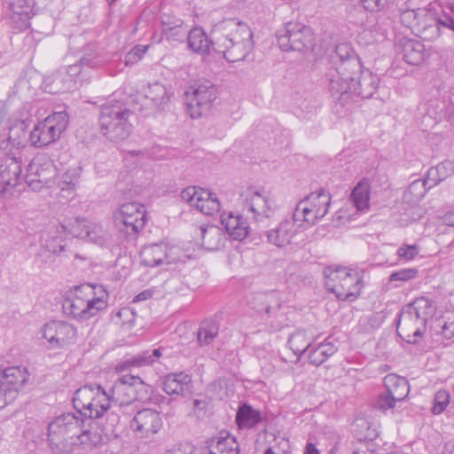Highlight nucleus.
Here are the masks:
<instances>
[{
  "label": "nucleus",
  "instance_id": "a878e982",
  "mask_svg": "<svg viewBox=\"0 0 454 454\" xmlns=\"http://www.w3.org/2000/svg\"><path fill=\"white\" fill-rule=\"evenodd\" d=\"M301 225L300 221H294V215L291 218H285L266 232L267 240L278 247H285L291 244Z\"/></svg>",
  "mask_w": 454,
  "mask_h": 454
},
{
  "label": "nucleus",
  "instance_id": "4c0bfd02",
  "mask_svg": "<svg viewBox=\"0 0 454 454\" xmlns=\"http://www.w3.org/2000/svg\"><path fill=\"white\" fill-rule=\"evenodd\" d=\"M77 169H69L61 176L56 175L55 185L59 188L62 197H73L78 181Z\"/></svg>",
  "mask_w": 454,
  "mask_h": 454
},
{
  "label": "nucleus",
  "instance_id": "79ce46f5",
  "mask_svg": "<svg viewBox=\"0 0 454 454\" xmlns=\"http://www.w3.org/2000/svg\"><path fill=\"white\" fill-rule=\"evenodd\" d=\"M268 438V454H291L289 440L286 436L270 434Z\"/></svg>",
  "mask_w": 454,
  "mask_h": 454
},
{
  "label": "nucleus",
  "instance_id": "1a4fd4ad",
  "mask_svg": "<svg viewBox=\"0 0 454 454\" xmlns=\"http://www.w3.org/2000/svg\"><path fill=\"white\" fill-rule=\"evenodd\" d=\"M323 274L326 289L339 300L355 301L360 294L361 278L357 272L345 267L328 266Z\"/></svg>",
  "mask_w": 454,
  "mask_h": 454
},
{
  "label": "nucleus",
  "instance_id": "37998d69",
  "mask_svg": "<svg viewBox=\"0 0 454 454\" xmlns=\"http://www.w3.org/2000/svg\"><path fill=\"white\" fill-rule=\"evenodd\" d=\"M364 32L371 35L373 41H382L387 35V27L377 19L367 20L364 25Z\"/></svg>",
  "mask_w": 454,
  "mask_h": 454
},
{
  "label": "nucleus",
  "instance_id": "ea45409f",
  "mask_svg": "<svg viewBox=\"0 0 454 454\" xmlns=\"http://www.w3.org/2000/svg\"><path fill=\"white\" fill-rule=\"evenodd\" d=\"M337 348L333 342L325 340L310 351L309 362L315 366H319L335 354Z\"/></svg>",
  "mask_w": 454,
  "mask_h": 454
},
{
  "label": "nucleus",
  "instance_id": "72a5a7b5",
  "mask_svg": "<svg viewBox=\"0 0 454 454\" xmlns=\"http://www.w3.org/2000/svg\"><path fill=\"white\" fill-rule=\"evenodd\" d=\"M386 391L396 402L404 400L410 391L408 381L404 378L398 377L395 374H388L384 378Z\"/></svg>",
  "mask_w": 454,
  "mask_h": 454
},
{
  "label": "nucleus",
  "instance_id": "c9c22d12",
  "mask_svg": "<svg viewBox=\"0 0 454 454\" xmlns=\"http://www.w3.org/2000/svg\"><path fill=\"white\" fill-rule=\"evenodd\" d=\"M262 419L261 413L251 405L244 403L239 407L236 422L239 428H251Z\"/></svg>",
  "mask_w": 454,
  "mask_h": 454
},
{
  "label": "nucleus",
  "instance_id": "5fc2aeb1",
  "mask_svg": "<svg viewBox=\"0 0 454 454\" xmlns=\"http://www.w3.org/2000/svg\"><path fill=\"white\" fill-rule=\"evenodd\" d=\"M396 401L387 392H383L379 395L375 407L382 411H386L395 407Z\"/></svg>",
  "mask_w": 454,
  "mask_h": 454
},
{
  "label": "nucleus",
  "instance_id": "0eeeda50",
  "mask_svg": "<svg viewBox=\"0 0 454 454\" xmlns=\"http://www.w3.org/2000/svg\"><path fill=\"white\" fill-rule=\"evenodd\" d=\"M332 67L325 74L329 91L339 92L347 80L346 75L359 73L362 65L350 43H338L330 54Z\"/></svg>",
  "mask_w": 454,
  "mask_h": 454
},
{
  "label": "nucleus",
  "instance_id": "20e7f679",
  "mask_svg": "<svg viewBox=\"0 0 454 454\" xmlns=\"http://www.w3.org/2000/svg\"><path fill=\"white\" fill-rule=\"evenodd\" d=\"M435 313L433 301L421 296L406 305L398 314L396 331L398 335L409 343L419 341L426 330L427 323Z\"/></svg>",
  "mask_w": 454,
  "mask_h": 454
},
{
  "label": "nucleus",
  "instance_id": "3c124183",
  "mask_svg": "<svg viewBox=\"0 0 454 454\" xmlns=\"http://www.w3.org/2000/svg\"><path fill=\"white\" fill-rule=\"evenodd\" d=\"M418 276L419 270L417 268L402 269L400 270L392 272L389 276V281L407 282L418 278Z\"/></svg>",
  "mask_w": 454,
  "mask_h": 454
},
{
  "label": "nucleus",
  "instance_id": "6e6d98bb",
  "mask_svg": "<svg viewBox=\"0 0 454 454\" xmlns=\"http://www.w3.org/2000/svg\"><path fill=\"white\" fill-rule=\"evenodd\" d=\"M242 218L240 215H234L233 213L223 214L221 215V223L229 234L231 231H234L235 225L239 223Z\"/></svg>",
  "mask_w": 454,
  "mask_h": 454
},
{
  "label": "nucleus",
  "instance_id": "423d86ee",
  "mask_svg": "<svg viewBox=\"0 0 454 454\" xmlns=\"http://www.w3.org/2000/svg\"><path fill=\"white\" fill-rule=\"evenodd\" d=\"M134 113L122 101L111 100L100 107L98 116L102 135L113 142L126 140L132 130L130 118Z\"/></svg>",
  "mask_w": 454,
  "mask_h": 454
},
{
  "label": "nucleus",
  "instance_id": "c756f323",
  "mask_svg": "<svg viewBox=\"0 0 454 454\" xmlns=\"http://www.w3.org/2000/svg\"><path fill=\"white\" fill-rule=\"evenodd\" d=\"M164 392L169 395H184L192 389V379L184 372L168 373L161 378Z\"/></svg>",
  "mask_w": 454,
  "mask_h": 454
},
{
  "label": "nucleus",
  "instance_id": "2f4dec72",
  "mask_svg": "<svg viewBox=\"0 0 454 454\" xmlns=\"http://www.w3.org/2000/svg\"><path fill=\"white\" fill-rule=\"evenodd\" d=\"M401 53L403 60L411 66H418L424 60V44L413 39H402L399 41Z\"/></svg>",
  "mask_w": 454,
  "mask_h": 454
},
{
  "label": "nucleus",
  "instance_id": "8fccbe9b",
  "mask_svg": "<svg viewBox=\"0 0 454 454\" xmlns=\"http://www.w3.org/2000/svg\"><path fill=\"white\" fill-rule=\"evenodd\" d=\"M450 395L446 390H439L435 393L432 412L435 415L441 414L449 404Z\"/></svg>",
  "mask_w": 454,
  "mask_h": 454
},
{
  "label": "nucleus",
  "instance_id": "0e129e2a",
  "mask_svg": "<svg viewBox=\"0 0 454 454\" xmlns=\"http://www.w3.org/2000/svg\"><path fill=\"white\" fill-rule=\"evenodd\" d=\"M194 447L191 443H183L173 447L166 451L165 454H193Z\"/></svg>",
  "mask_w": 454,
  "mask_h": 454
},
{
  "label": "nucleus",
  "instance_id": "4d7b16f0",
  "mask_svg": "<svg viewBox=\"0 0 454 454\" xmlns=\"http://www.w3.org/2000/svg\"><path fill=\"white\" fill-rule=\"evenodd\" d=\"M419 252V248L417 245H403L397 250V255L399 258L404 260L414 259Z\"/></svg>",
  "mask_w": 454,
  "mask_h": 454
},
{
  "label": "nucleus",
  "instance_id": "a19ab883",
  "mask_svg": "<svg viewBox=\"0 0 454 454\" xmlns=\"http://www.w3.org/2000/svg\"><path fill=\"white\" fill-rule=\"evenodd\" d=\"M219 325L213 320H205L200 325L197 332V340L200 346H206L212 343L217 336Z\"/></svg>",
  "mask_w": 454,
  "mask_h": 454
},
{
  "label": "nucleus",
  "instance_id": "9d476101",
  "mask_svg": "<svg viewBox=\"0 0 454 454\" xmlns=\"http://www.w3.org/2000/svg\"><path fill=\"white\" fill-rule=\"evenodd\" d=\"M347 80L341 85L342 90L339 92L330 91L333 98L341 106H345L355 97L362 98H371L376 91L378 86V78L370 71H362L356 74H347Z\"/></svg>",
  "mask_w": 454,
  "mask_h": 454
},
{
  "label": "nucleus",
  "instance_id": "2eb2a0df",
  "mask_svg": "<svg viewBox=\"0 0 454 454\" xmlns=\"http://www.w3.org/2000/svg\"><path fill=\"white\" fill-rule=\"evenodd\" d=\"M57 168L47 154L36 155L27 167L25 182L33 191L52 187L56 183Z\"/></svg>",
  "mask_w": 454,
  "mask_h": 454
},
{
  "label": "nucleus",
  "instance_id": "4be33fe9",
  "mask_svg": "<svg viewBox=\"0 0 454 454\" xmlns=\"http://www.w3.org/2000/svg\"><path fill=\"white\" fill-rule=\"evenodd\" d=\"M180 249L163 243L144 246L140 251L141 262L145 266L155 267L176 263L180 260Z\"/></svg>",
  "mask_w": 454,
  "mask_h": 454
},
{
  "label": "nucleus",
  "instance_id": "a211bd4d",
  "mask_svg": "<svg viewBox=\"0 0 454 454\" xmlns=\"http://www.w3.org/2000/svg\"><path fill=\"white\" fill-rule=\"evenodd\" d=\"M185 97L191 118H199L211 108L216 98V88L210 81H203L191 86Z\"/></svg>",
  "mask_w": 454,
  "mask_h": 454
},
{
  "label": "nucleus",
  "instance_id": "ddd939ff",
  "mask_svg": "<svg viewBox=\"0 0 454 454\" xmlns=\"http://www.w3.org/2000/svg\"><path fill=\"white\" fill-rule=\"evenodd\" d=\"M330 202L331 196L327 192H312L297 204L294 219L308 225L315 224L327 214Z\"/></svg>",
  "mask_w": 454,
  "mask_h": 454
},
{
  "label": "nucleus",
  "instance_id": "680f3d73",
  "mask_svg": "<svg viewBox=\"0 0 454 454\" xmlns=\"http://www.w3.org/2000/svg\"><path fill=\"white\" fill-rule=\"evenodd\" d=\"M441 178L445 180L450 176L454 172L453 163L451 161H443L434 167Z\"/></svg>",
  "mask_w": 454,
  "mask_h": 454
},
{
  "label": "nucleus",
  "instance_id": "7c9ffc66",
  "mask_svg": "<svg viewBox=\"0 0 454 454\" xmlns=\"http://www.w3.org/2000/svg\"><path fill=\"white\" fill-rule=\"evenodd\" d=\"M204 454H239V444L235 437L229 433L222 432L207 442Z\"/></svg>",
  "mask_w": 454,
  "mask_h": 454
},
{
  "label": "nucleus",
  "instance_id": "f257e3e1",
  "mask_svg": "<svg viewBox=\"0 0 454 454\" xmlns=\"http://www.w3.org/2000/svg\"><path fill=\"white\" fill-rule=\"evenodd\" d=\"M88 423L79 413L67 412L56 417L48 426V442L51 450L68 451L77 444L92 447L99 435L85 428Z\"/></svg>",
  "mask_w": 454,
  "mask_h": 454
},
{
  "label": "nucleus",
  "instance_id": "f03ea898",
  "mask_svg": "<svg viewBox=\"0 0 454 454\" xmlns=\"http://www.w3.org/2000/svg\"><path fill=\"white\" fill-rule=\"evenodd\" d=\"M211 43L229 62L244 60L254 50L253 32L243 22L224 20L212 28Z\"/></svg>",
  "mask_w": 454,
  "mask_h": 454
},
{
  "label": "nucleus",
  "instance_id": "e2e57ef3",
  "mask_svg": "<svg viewBox=\"0 0 454 454\" xmlns=\"http://www.w3.org/2000/svg\"><path fill=\"white\" fill-rule=\"evenodd\" d=\"M427 185L428 189L435 186L440 182L443 181L434 167L430 168L427 171V177L423 179Z\"/></svg>",
  "mask_w": 454,
  "mask_h": 454
},
{
  "label": "nucleus",
  "instance_id": "b1692460",
  "mask_svg": "<svg viewBox=\"0 0 454 454\" xmlns=\"http://www.w3.org/2000/svg\"><path fill=\"white\" fill-rule=\"evenodd\" d=\"M21 160L7 156L0 164V193L12 194V190L20 184Z\"/></svg>",
  "mask_w": 454,
  "mask_h": 454
},
{
  "label": "nucleus",
  "instance_id": "052dcab7",
  "mask_svg": "<svg viewBox=\"0 0 454 454\" xmlns=\"http://www.w3.org/2000/svg\"><path fill=\"white\" fill-rule=\"evenodd\" d=\"M449 8L451 14L444 13L441 18H439V22L441 26L454 31V0H450Z\"/></svg>",
  "mask_w": 454,
  "mask_h": 454
},
{
  "label": "nucleus",
  "instance_id": "603ef678",
  "mask_svg": "<svg viewBox=\"0 0 454 454\" xmlns=\"http://www.w3.org/2000/svg\"><path fill=\"white\" fill-rule=\"evenodd\" d=\"M442 336L447 340L454 338V313L443 316L440 321Z\"/></svg>",
  "mask_w": 454,
  "mask_h": 454
},
{
  "label": "nucleus",
  "instance_id": "6ab92c4d",
  "mask_svg": "<svg viewBox=\"0 0 454 454\" xmlns=\"http://www.w3.org/2000/svg\"><path fill=\"white\" fill-rule=\"evenodd\" d=\"M42 334L51 348H65L77 340V328L66 321L46 323Z\"/></svg>",
  "mask_w": 454,
  "mask_h": 454
},
{
  "label": "nucleus",
  "instance_id": "09e8293b",
  "mask_svg": "<svg viewBox=\"0 0 454 454\" xmlns=\"http://www.w3.org/2000/svg\"><path fill=\"white\" fill-rule=\"evenodd\" d=\"M361 3L371 12H387L393 5V0H361Z\"/></svg>",
  "mask_w": 454,
  "mask_h": 454
},
{
  "label": "nucleus",
  "instance_id": "5701e85b",
  "mask_svg": "<svg viewBox=\"0 0 454 454\" xmlns=\"http://www.w3.org/2000/svg\"><path fill=\"white\" fill-rule=\"evenodd\" d=\"M162 427L160 413L152 409H143L137 412L130 421V428L137 437H149Z\"/></svg>",
  "mask_w": 454,
  "mask_h": 454
},
{
  "label": "nucleus",
  "instance_id": "f3484780",
  "mask_svg": "<svg viewBox=\"0 0 454 454\" xmlns=\"http://www.w3.org/2000/svg\"><path fill=\"white\" fill-rule=\"evenodd\" d=\"M241 196L243 212L254 222L264 223L274 214V201L267 192L249 188Z\"/></svg>",
  "mask_w": 454,
  "mask_h": 454
},
{
  "label": "nucleus",
  "instance_id": "473e14b6",
  "mask_svg": "<svg viewBox=\"0 0 454 454\" xmlns=\"http://www.w3.org/2000/svg\"><path fill=\"white\" fill-rule=\"evenodd\" d=\"M186 39L189 48L196 53L207 54L210 48H212V33L210 38H208L200 27H194L190 30Z\"/></svg>",
  "mask_w": 454,
  "mask_h": 454
},
{
  "label": "nucleus",
  "instance_id": "bf43d9fd",
  "mask_svg": "<svg viewBox=\"0 0 454 454\" xmlns=\"http://www.w3.org/2000/svg\"><path fill=\"white\" fill-rule=\"evenodd\" d=\"M428 190L427 185L426 184L424 180L418 179L413 181L408 188V192L414 195L416 198H422L425 196L427 191Z\"/></svg>",
  "mask_w": 454,
  "mask_h": 454
},
{
  "label": "nucleus",
  "instance_id": "dca6fc26",
  "mask_svg": "<svg viewBox=\"0 0 454 454\" xmlns=\"http://www.w3.org/2000/svg\"><path fill=\"white\" fill-rule=\"evenodd\" d=\"M114 222L119 231L127 236H135L145 226V207L137 202L123 203L114 213Z\"/></svg>",
  "mask_w": 454,
  "mask_h": 454
},
{
  "label": "nucleus",
  "instance_id": "412c9836",
  "mask_svg": "<svg viewBox=\"0 0 454 454\" xmlns=\"http://www.w3.org/2000/svg\"><path fill=\"white\" fill-rule=\"evenodd\" d=\"M181 199L191 207L207 215L219 212L220 202L215 194L196 186H189L181 192Z\"/></svg>",
  "mask_w": 454,
  "mask_h": 454
},
{
  "label": "nucleus",
  "instance_id": "bb28decb",
  "mask_svg": "<svg viewBox=\"0 0 454 454\" xmlns=\"http://www.w3.org/2000/svg\"><path fill=\"white\" fill-rule=\"evenodd\" d=\"M400 20L405 27L418 33H422L427 27L438 30V26L441 25L439 18L434 19L431 13L424 9L402 11Z\"/></svg>",
  "mask_w": 454,
  "mask_h": 454
},
{
  "label": "nucleus",
  "instance_id": "39448f33",
  "mask_svg": "<svg viewBox=\"0 0 454 454\" xmlns=\"http://www.w3.org/2000/svg\"><path fill=\"white\" fill-rule=\"evenodd\" d=\"M108 293L103 286L85 284L76 287L67 298L62 309L66 315L78 320H87L107 308Z\"/></svg>",
  "mask_w": 454,
  "mask_h": 454
},
{
  "label": "nucleus",
  "instance_id": "aec40b11",
  "mask_svg": "<svg viewBox=\"0 0 454 454\" xmlns=\"http://www.w3.org/2000/svg\"><path fill=\"white\" fill-rule=\"evenodd\" d=\"M26 368L12 366L0 371V393L6 404L12 403L28 380Z\"/></svg>",
  "mask_w": 454,
  "mask_h": 454
},
{
  "label": "nucleus",
  "instance_id": "393cba45",
  "mask_svg": "<svg viewBox=\"0 0 454 454\" xmlns=\"http://www.w3.org/2000/svg\"><path fill=\"white\" fill-rule=\"evenodd\" d=\"M5 13L13 28L26 29L29 27V20L33 14L32 1L7 0Z\"/></svg>",
  "mask_w": 454,
  "mask_h": 454
},
{
  "label": "nucleus",
  "instance_id": "9b49d317",
  "mask_svg": "<svg viewBox=\"0 0 454 454\" xmlns=\"http://www.w3.org/2000/svg\"><path fill=\"white\" fill-rule=\"evenodd\" d=\"M276 36L279 47L285 51H302L312 49L315 44L311 28L296 21L287 22L278 30Z\"/></svg>",
  "mask_w": 454,
  "mask_h": 454
},
{
  "label": "nucleus",
  "instance_id": "49530a36",
  "mask_svg": "<svg viewBox=\"0 0 454 454\" xmlns=\"http://www.w3.org/2000/svg\"><path fill=\"white\" fill-rule=\"evenodd\" d=\"M188 33V29L184 26L183 20H177L172 27H167L162 34L168 40L183 42L187 37Z\"/></svg>",
  "mask_w": 454,
  "mask_h": 454
},
{
  "label": "nucleus",
  "instance_id": "cd10ccee",
  "mask_svg": "<svg viewBox=\"0 0 454 454\" xmlns=\"http://www.w3.org/2000/svg\"><path fill=\"white\" fill-rule=\"evenodd\" d=\"M103 65V60L91 55L82 57L78 62L70 65L67 74L74 80V83L82 84L90 78L91 70Z\"/></svg>",
  "mask_w": 454,
  "mask_h": 454
},
{
  "label": "nucleus",
  "instance_id": "774afa93",
  "mask_svg": "<svg viewBox=\"0 0 454 454\" xmlns=\"http://www.w3.org/2000/svg\"><path fill=\"white\" fill-rule=\"evenodd\" d=\"M443 223L448 226H454V209L448 211L442 216Z\"/></svg>",
  "mask_w": 454,
  "mask_h": 454
},
{
  "label": "nucleus",
  "instance_id": "69168bd1",
  "mask_svg": "<svg viewBox=\"0 0 454 454\" xmlns=\"http://www.w3.org/2000/svg\"><path fill=\"white\" fill-rule=\"evenodd\" d=\"M35 256L44 264L53 262L56 257L53 254L43 249V245Z\"/></svg>",
  "mask_w": 454,
  "mask_h": 454
},
{
  "label": "nucleus",
  "instance_id": "c85d7f7f",
  "mask_svg": "<svg viewBox=\"0 0 454 454\" xmlns=\"http://www.w3.org/2000/svg\"><path fill=\"white\" fill-rule=\"evenodd\" d=\"M162 355V348H154L152 352L144 351L135 356L125 357L115 365L116 372H123L131 371L133 368H141L152 365Z\"/></svg>",
  "mask_w": 454,
  "mask_h": 454
},
{
  "label": "nucleus",
  "instance_id": "864d4df0",
  "mask_svg": "<svg viewBox=\"0 0 454 454\" xmlns=\"http://www.w3.org/2000/svg\"><path fill=\"white\" fill-rule=\"evenodd\" d=\"M148 46L136 45L125 56V65L130 66L138 62L147 51Z\"/></svg>",
  "mask_w": 454,
  "mask_h": 454
},
{
  "label": "nucleus",
  "instance_id": "f704fd0d",
  "mask_svg": "<svg viewBox=\"0 0 454 454\" xmlns=\"http://www.w3.org/2000/svg\"><path fill=\"white\" fill-rule=\"evenodd\" d=\"M200 235L201 245L208 251L218 250L223 244V231L215 225L201 226Z\"/></svg>",
  "mask_w": 454,
  "mask_h": 454
},
{
  "label": "nucleus",
  "instance_id": "4468645a",
  "mask_svg": "<svg viewBox=\"0 0 454 454\" xmlns=\"http://www.w3.org/2000/svg\"><path fill=\"white\" fill-rule=\"evenodd\" d=\"M57 232L59 234L67 232L74 238L101 247L110 239L109 233L100 223L81 217L75 218L73 222L60 224Z\"/></svg>",
  "mask_w": 454,
  "mask_h": 454
},
{
  "label": "nucleus",
  "instance_id": "58836bf2",
  "mask_svg": "<svg viewBox=\"0 0 454 454\" xmlns=\"http://www.w3.org/2000/svg\"><path fill=\"white\" fill-rule=\"evenodd\" d=\"M350 199L358 211L367 210L370 200V185L365 180L359 182L352 190Z\"/></svg>",
  "mask_w": 454,
  "mask_h": 454
},
{
  "label": "nucleus",
  "instance_id": "338daca9",
  "mask_svg": "<svg viewBox=\"0 0 454 454\" xmlns=\"http://www.w3.org/2000/svg\"><path fill=\"white\" fill-rule=\"evenodd\" d=\"M177 20H182L181 19L176 18V17H169L166 16L162 20V31L167 28V27H172L174 24L176 25Z\"/></svg>",
  "mask_w": 454,
  "mask_h": 454
},
{
  "label": "nucleus",
  "instance_id": "c03bdc74",
  "mask_svg": "<svg viewBox=\"0 0 454 454\" xmlns=\"http://www.w3.org/2000/svg\"><path fill=\"white\" fill-rule=\"evenodd\" d=\"M288 343L293 352L299 357L301 356L311 345L310 341L306 340V336L303 332H297L294 333L290 337Z\"/></svg>",
  "mask_w": 454,
  "mask_h": 454
},
{
  "label": "nucleus",
  "instance_id": "6e6552de",
  "mask_svg": "<svg viewBox=\"0 0 454 454\" xmlns=\"http://www.w3.org/2000/svg\"><path fill=\"white\" fill-rule=\"evenodd\" d=\"M114 408L120 409L135 401L146 402L151 399L152 387L140 377L124 374L118 378L107 390Z\"/></svg>",
  "mask_w": 454,
  "mask_h": 454
},
{
  "label": "nucleus",
  "instance_id": "7ed1b4c3",
  "mask_svg": "<svg viewBox=\"0 0 454 454\" xmlns=\"http://www.w3.org/2000/svg\"><path fill=\"white\" fill-rule=\"evenodd\" d=\"M73 405L77 413L90 423L93 419H101L105 415L111 427H115L120 416L114 410L106 389L101 385L90 384L78 388L72 398Z\"/></svg>",
  "mask_w": 454,
  "mask_h": 454
},
{
  "label": "nucleus",
  "instance_id": "f8f14e48",
  "mask_svg": "<svg viewBox=\"0 0 454 454\" xmlns=\"http://www.w3.org/2000/svg\"><path fill=\"white\" fill-rule=\"evenodd\" d=\"M67 123L68 117L65 111L54 112L34 127L29 137L31 144L43 147L55 142L67 129Z\"/></svg>",
  "mask_w": 454,
  "mask_h": 454
},
{
  "label": "nucleus",
  "instance_id": "13d9d810",
  "mask_svg": "<svg viewBox=\"0 0 454 454\" xmlns=\"http://www.w3.org/2000/svg\"><path fill=\"white\" fill-rule=\"evenodd\" d=\"M248 224L247 223V222L242 218L239 223H238L236 225H235V229L234 231H231V232L229 233V235L234 239H237V240H242L244 239L245 238L247 237L248 235Z\"/></svg>",
  "mask_w": 454,
  "mask_h": 454
},
{
  "label": "nucleus",
  "instance_id": "a18cd8bd",
  "mask_svg": "<svg viewBox=\"0 0 454 454\" xmlns=\"http://www.w3.org/2000/svg\"><path fill=\"white\" fill-rule=\"evenodd\" d=\"M447 103L442 99H434L428 102L427 114L436 121L447 118Z\"/></svg>",
  "mask_w": 454,
  "mask_h": 454
},
{
  "label": "nucleus",
  "instance_id": "de8ad7c7",
  "mask_svg": "<svg viewBox=\"0 0 454 454\" xmlns=\"http://www.w3.org/2000/svg\"><path fill=\"white\" fill-rule=\"evenodd\" d=\"M43 249L53 254L56 256H60L66 251V245L62 244V239L59 237H46L42 238Z\"/></svg>",
  "mask_w": 454,
  "mask_h": 454
},
{
  "label": "nucleus",
  "instance_id": "e433bc0d",
  "mask_svg": "<svg viewBox=\"0 0 454 454\" xmlns=\"http://www.w3.org/2000/svg\"><path fill=\"white\" fill-rule=\"evenodd\" d=\"M145 96L159 110L162 109L169 101L166 87L160 82L149 84L145 90Z\"/></svg>",
  "mask_w": 454,
  "mask_h": 454
}]
</instances>
